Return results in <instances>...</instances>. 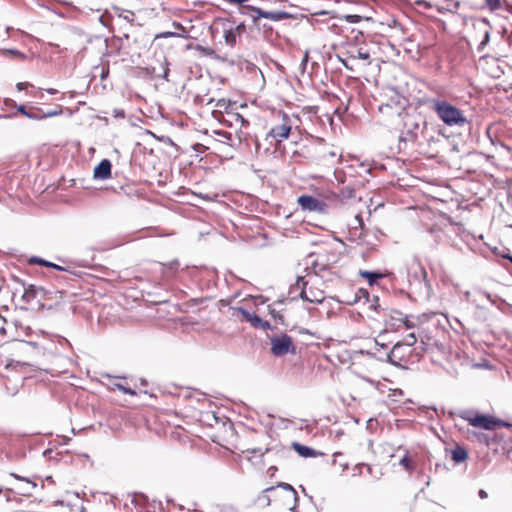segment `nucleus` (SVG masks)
<instances>
[{
	"label": "nucleus",
	"instance_id": "obj_1",
	"mask_svg": "<svg viewBox=\"0 0 512 512\" xmlns=\"http://www.w3.org/2000/svg\"><path fill=\"white\" fill-rule=\"evenodd\" d=\"M431 108L437 114L438 118L447 126L463 127L467 123L463 112L446 100L432 99Z\"/></svg>",
	"mask_w": 512,
	"mask_h": 512
},
{
	"label": "nucleus",
	"instance_id": "obj_2",
	"mask_svg": "<svg viewBox=\"0 0 512 512\" xmlns=\"http://www.w3.org/2000/svg\"><path fill=\"white\" fill-rule=\"evenodd\" d=\"M460 417L466 420L471 426L485 430H494L497 427H504L508 425L500 419H496L489 415L473 413L472 411H464L460 414Z\"/></svg>",
	"mask_w": 512,
	"mask_h": 512
},
{
	"label": "nucleus",
	"instance_id": "obj_3",
	"mask_svg": "<svg viewBox=\"0 0 512 512\" xmlns=\"http://www.w3.org/2000/svg\"><path fill=\"white\" fill-rule=\"evenodd\" d=\"M406 108V99L399 94H394L390 99L379 105V112L386 117H400Z\"/></svg>",
	"mask_w": 512,
	"mask_h": 512
},
{
	"label": "nucleus",
	"instance_id": "obj_4",
	"mask_svg": "<svg viewBox=\"0 0 512 512\" xmlns=\"http://www.w3.org/2000/svg\"><path fill=\"white\" fill-rule=\"evenodd\" d=\"M270 341L271 353L276 357H281L288 353H296V347L292 343V338L287 334L273 336Z\"/></svg>",
	"mask_w": 512,
	"mask_h": 512
},
{
	"label": "nucleus",
	"instance_id": "obj_5",
	"mask_svg": "<svg viewBox=\"0 0 512 512\" xmlns=\"http://www.w3.org/2000/svg\"><path fill=\"white\" fill-rule=\"evenodd\" d=\"M29 332L30 328L19 320L5 322V327H1L0 329V334L6 335L11 340L19 342H24V337L28 336Z\"/></svg>",
	"mask_w": 512,
	"mask_h": 512
},
{
	"label": "nucleus",
	"instance_id": "obj_6",
	"mask_svg": "<svg viewBox=\"0 0 512 512\" xmlns=\"http://www.w3.org/2000/svg\"><path fill=\"white\" fill-rule=\"evenodd\" d=\"M292 133V122L288 115L283 114L282 122L273 126L267 134V137L272 138L276 144H280L284 139H287Z\"/></svg>",
	"mask_w": 512,
	"mask_h": 512
},
{
	"label": "nucleus",
	"instance_id": "obj_7",
	"mask_svg": "<svg viewBox=\"0 0 512 512\" xmlns=\"http://www.w3.org/2000/svg\"><path fill=\"white\" fill-rule=\"evenodd\" d=\"M411 353L412 349L398 342L393 346L387 358L392 365L402 367L408 362Z\"/></svg>",
	"mask_w": 512,
	"mask_h": 512
},
{
	"label": "nucleus",
	"instance_id": "obj_8",
	"mask_svg": "<svg viewBox=\"0 0 512 512\" xmlns=\"http://www.w3.org/2000/svg\"><path fill=\"white\" fill-rule=\"evenodd\" d=\"M297 203L303 211L325 213L327 210V204L311 195H300L297 199Z\"/></svg>",
	"mask_w": 512,
	"mask_h": 512
},
{
	"label": "nucleus",
	"instance_id": "obj_9",
	"mask_svg": "<svg viewBox=\"0 0 512 512\" xmlns=\"http://www.w3.org/2000/svg\"><path fill=\"white\" fill-rule=\"evenodd\" d=\"M216 25L220 26L225 43L228 46L234 47L237 43L238 35L233 28L232 18H220L217 20Z\"/></svg>",
	"mask_w": 512,
	"mask_h": 512
},
{
	"label": "nucleus",
	"instance_id": "obj_10",
	"mask_svg": "<svg viewBox=\"0 0 512 512\" xmlns=\"http://www.w3.org/2000/svg\"><path fill=\"white\" fill-rule=\"evenodd\" d=\"M296 285L300 287L301 291L299 293V296L304 301L310 302V303H322L324 300V295L322 291H312L310 290L309 293L306 291V285L307 281L304 280V277H298L296 281Z\"/></svg>",
	"mask_w": 512,
	"mask_h": 512
},
{
	"label": "nucleus",
	"instance_id": "obj_11",
	"mask_svg": "<svg viewBox=\"0 0 512 512\" xmlns=\"http://www.w3.org/2000/svg\"><path fill=\"white\" fill-rule=\"evenodd\" d=\"M45 294V290L42 287L29 285L24 288V292L22 295V300L26 304H32L34 300H37V303H40L41 298H43Z\"/></svg>",
	"mask_w": 512,
	"mask_h": 512
},
{
	"label": "nucleus",
	"instance_id": "obj_12",
	"mask_svg": "<svg viewBox=\"0 0 512 512\" xmlns=\"http://www.w3.org/2000/svg\"><path fill=\"white\" fill-rule=\"evenodd\" d=\"M10 475L21 482L20 485L14 488L18 493L24 496H30L32 494V491L36 488V483L34 481L22 477L16 473H11Z\"/></svg>",
	"mask_w": 512,
	"mask_h": 512
},
{
	"label": "nucleus",
	"instance_id": "obj_13",
	"mask_svg": "<svg viewBox=\"0 0 512 512\" xmlns=\"http://www.w3.org/2000/svg\"><path fill=\"white\" fill-rule=\"evenodd\" d=\"M232 316H237L241 314L245 321L249 322L254 328H258L262 326L263 319L257 316L256 314L250 313L242 307H234L231 308Z\"/></svg>",
	"mask_w": 512,
	"mask_h": 512
},
{
	"label": "nucleus",
	"instance_id": "obj_14",
	"mask_svg": "<svg viewBox=\"0 0 512 512\" xmlns=\"http://www.w3.org/2000/svg\"><path fill=\"white\" fill-rule=\"evenodd\" d=\"M111 162L108 159H103L94 169V178L105 180L111 176Z\"/></svg>",
	"mask_w": 512,
	"mask_h": 512
},
{
	"label": "nucleus",
	"instance_id": "obj_15",
	"mask_svg": "<svg viewBox=\"0 0 512 512\" xmlns=\"http://www.w3.org/2000/svg\"><path fill=\"white\" fill-rule=\"evenodd\" d=\"M256 17L266 18L272 20L274 22L288 19L290 17L289 13L285 11H264L262 9L257 10Z\"/></svg>",
	"mask_w": 512,
	"mask_h": 512
},
{
	"label": "nucleus",
	"instance_id": "obj_16",
	"mask_svg": "<svg viewBox=\"0 0 512 512\" xmlns=\"http://www.w3.org/2000/svg\"><path fill=\"white\" fill-rule=\"evenodd\" d=\"M487 300L492 304H495V300L492 298L491 294L481 290H475L473 298L471 300V304H473L477 308H483V301Z\"/></svg>",
	"mask_w": 512,
	"mask_h": 512
},
{
	"label": "nucleus",
	"instance_id": "obj_17",
	"mask_svg": "<svg viewBox=\"0 0 512 512\" xmlns=\"http://www.w3.org/2000/svg\"><path fill=\"white\" fill-rule=\"evenodd\" d=\"M359 275L362 278H365L370 286H373L378 282V280L383 279L387 276L385 273L376 272V271H367V270H360Z\"/></svg>",
	"mask_w": 512,
	"mask_h": 512
},
{
	"label": "nucleus",
	"instance_id": "obj_18",
	"mask_svg": "<svg viewBox=\"0 0 512 512\" xmlns=\"http://www.w3.org/2000/svg\"><path fill=\"white\" fill-rule=\"evenodd\" d=\"M292 447L295 449V451H297V453L300 456L305 457V458L315 457L318 454H320L319 452L315 451L314 449H312L308 446L302 445L298 442H293Z\"/></svg>",
	"mask_w": 512,
	"mask_h": 512
},
{
	"label": "nucleus",
	"instance_id": "obj_19",
	"mask_svg": "<svg viewBox=\"0 0 512 512\" xmlns=\"http://www.w3.org/2000/svg\"><path fill=\"white\" fill-rule=\"evenodd\" d=\"M452 460L455 463H461L468 459V451L463 447L457 445L452 451H451Z\"/></svg>",
	"mask_w": 512,
	"mask_h": 512
},
{
	"label": "nucleus",
	"instance_id": "obj_20",
	"mask_svg": "<svg viewBox=\"0 0 512 512\" xmlns=\"http://www.w3.org/2000/svg\"><path fill=\"white\" fill-rule=\"evenodd\" d=\"M260 9L261 8L245 4V5H242V7H240V14L250 17L252 19L253 23L256 24L260 18V17H256L257 10H260Z\"/></svg>",
	"mask_w": 512,
	"mask_h": 512
},
{
	"label": "nucleus",
	"instance_id": "obj_21",
	"mask_svg": "<svg viewBox=\"0 0 512 512\" xmlns=\"http://www.w3.org/2000/svg\"><path fill=\"white\" fill-rule=\"evenodd\" d=\"M418 128H419V124L417 122H412L411 128L408 129L406 135L405 136L401 135L399 137L400 142H407V141L414 142L417 139V133L415 132V130H417Z\"/></svg>",
	"mask_w": 512,
	"mask_h": 512
},
{
	"label": "nucleus",
	"instance_id": "obj_22",
	"mask_svg": "<svg viewBox=\"0 0 512 512\" xmlns=\"http://www.w3.org/2000/svg\"><path fill=\"white\" fill-rule=\"evenodd\" d=\"M274 490H275L274 486L265 488L257 498L258 503L262 504L265 507H268L271 504V499H270L269 495H267V493L272 492Z\"/></svg>",
	"mask_w": 512,
	"mask_h": 512
},
{
	"label": "nucleus",
	"instance_id": "obj_23",
	"mask_svg": "<svg viewBox=\"0 0 512 512\" xmlns=\"http://www.w3.org/2000/svg\"><path fill=\"white\" fill-rule=\"evenodd\" d=\"M1 55L11 59H25V54L17 49H4L1 50Z\"/></svg>",
	"mask_w": 512,
	"mask_h": 512
},
{
	"label": "nucleus",
	"instance_id": "obj_24",
	"mask_svg": "<svg viewBox=\"0 0 512 512\" xmlns=\"http://www.w3.org/2000/svg\"><path fill=\"white\" fill-rule=\"evenodd\" d=\"M274 487H275V489L280 487L283 490L288 491L291 494V497L294 500V502L296 503L298 501V494H297L296 490L294 489V487L292 485H290L288 483H285V482H279Z\"/></svg>",
	"mask_w": 512,
	"mask_h": 512
},
{
	"label": "nucleus",
	"instance_id": "obj_25",
	"mask_svg": "<svg viewBox=\"0 0 512 512\" xmlns=\"http://www.w3.org/2000/svg\"><path fill=\"white\" fill-rule=\"evenodd\" d=\"M173 37L188 39L189 35L180 34V32H174V31H164V32L158 33L155 38H173Z\"/></svg>",
	"mask_w": 512,
	"mask_h": 512
},
{
	"label": "nucleus",
	"instance_id": "obj_26",
	"mask_svg": "<svg viewBox=\"0 0 512 512\" xmlns=\"http://www.w3.org/2000/svg\"><path fill=\"white\" fill-rule=\"evenodd\" d=\"M230 117L233 118V121L235 122L236 126H239L241 128L249 126V121L239 113H232Z\"/></svg>",
	"mask_w": 512,
	"mask_h": 512
},
{
	"label": "nucleus",
	"instance_id": "obj_27",
	"mask_svg": "<svg viewBox=\"0 0 512 512\" xmlns=\"http://www.w3.org/2000/svg\"><path fill=\"white\" fill-rule=\"evenodd\" d=\"M17 111L32 120H41L42 119V116H40L39 113H32L30 111H27L24 105H19L17 107Z\"/></svg>",
	"mask_w": 512,
	"mask_h": 512
},
{
	"label": "nucleus",
	"instance_id": "obj_28",
	"mask_svg": "<svg viewBox=\"0 0 512 512\" xmlns=\"http://www.w3.org/2000/svg\"><path fill=\"white\" fill-rule=\"evenodd\" d=\"M214 134H216L219 137H221V142L227 143V144L233 146V143H231L233 141L231 133H229L227 131H224V130H215Z\"/></svg>",
	"mask_w": 512,
	"mask_h": 512
},
{
	"label": "nucleus",
	"instance_id": "obj_29",
	"mask_svg": "<svg viewBox=\"0 0 512 512\" xmlns=\"http://www.w3.org/2000/svg\"><path fill=\"white\" fill-rule=\"evenodd\" d=\"M352 57L367 61L370 59V54L367 50L363 48H357L353 52Z\"/></svg>",
	"mask_w": 512,
	"mask_h": 512
},
{
	"label": "nucleus",
	"instance_id": "obj_30",
	"mask_svg": "<svg viewBox=\"0 0 512 512\" xmlns=\"http://www.w3.org/2000/svg\"><path fill=\"white\" fill-rule=\"evenodd\" d=\"M399 464L404 467V469L408 472L414 470V465L411 463L408 453H406L401 459Z\"/></svg>",
	"mask_w": 512,
	"mask_h": 512
},
{
	"label": "nucleus",
	"instance_id": "obj_31",
	"mask_svg": "<svg viewBox=\"0 0 512 512\" xmlns=\"http://www.w3.org/2000/svg\"><path fill=\"white\" fill-rule=\"evenodd\" d=\"M396 314L399 316V323H402L406 329H411L415 326V323L408 316L403 315L401 312H396Z\"/></svg>",
	"mask_w": 512,
	"mask_h": 512
},
{
	"label": "nucleus",
	"instance_id": "obj_32",
	"mask_svg": "<svg viewBox=\"0 0 512 512\" xmlns=\"http://www.w3.org/2000/svg\"><path fill=\"white\" fill-rule=\"evenodd\" d=\"M340 195L342 199H351L355 196V189L350 186H346L341 189Z\"/></svg>",
	"mask_w": 512,
	"mask_h": 512
},
{
	"label": "nucleus",
	"instance_id": "obj_33",
	"mask_svg": "<svg viewBox=\"0 0 512 512\" xmlns=\"http://www.w3.org/2000/svg\"><path fill=\"white\" fill-rule=\"evenodd\" d=\"M118 17L127 21L128 23L134 22V12L130 10H121V12L118 14Z\"/></svg>",
	"mask_w": 512,
	"mask_h": 512
},
{
	"label": "nucleus",
	"instance_id": "obj_34",
	"mask_svg": "<svg viewBox=\"0 0 512 512\" xmlns=\"http://www.w3.org/2000/svg\"><path fill=\"white\" fill-rule=\"evenodd\" d=\"M114 389H117V390L123 392L124 394H128V395H131V396L136 395V392L133 389H131L130 387H127V386H125V385H123L121 383H115L114 384Z\"/></svg>",
	"mask_w": 512,
	"mask_h": 512
},
{
	"label": "nucleus",
	"instance_id": "obj_35",
	"mask_svg": "<svg viewBox=\"0 0 512 512\" xmlns=\"http://www.w3.org/2000/svg\"><path fill=\"white\" fill-rule=\"evenodd\" d=\"M417 339H416V336L414 333H410L408 334L405 338H404V342L401 343L402 345H405L407 346L408 348L411 349V347L416 343Z\"/></svg>",
	"mask_w": 512,
	"mask_h": 512
},
{
	"label": "nucleus",
	"instance_id": "obj_36",
	"mask_svg": "<svg viewBox=\"0 0 512 512\" xmlns=\"http://www.w3.org/2000/svg\"><path fill=\"white\" fill-rule=\"evenodd\" d=\"M233 28L238 37H240L243 33L246 31V26L243 22L236 23V21L233 19Z\"/></svg>",
	"mask_w": 512,
	"mask_h": 512
},
{
	"label": "nucleus",
	"instance_id": "obj_37",
	"mask_svg": "<svg viewBox=\"0 0 512 512\" xmlns=\"http://www.w3.org/2000/svg\"><path fill=\"white\" fill-rule=\"evenodd\" d=\"M487 6L491 11H495L501 8V0H485Z\"/></svg>",
	"mask_w": 512,
	"mask_h": 512
},
{
	"label": "nucleus",
	"instance_id": "obj_38",
	"mask_svg": "<svg viewBox=\"0 0 512 512\" xmlns=\"http://www.w3.org/2000/svg\"><path fill=\"white\" fill-rule=\"evenodd\" d=\"M60 114H62V108L60 106H58L57 109L47 111L43 114H40V116H42V119H44V118H48V117L58 116Z\"/></svg>",
	"mask_w": 512,
	"mask_h": 512
},
{
	"label": "nucleus",
	"instance_id": "obj_39",
	"mask_svg": "<svg viewBox=\"0 0 512 512\" xmlns=\"http://www.w3.org/2000/svg\"><path fill=\"white\" fill-rule=\"evenodd\" d=\"M172 26L176 29L175 32H180V34L189 35L186 28L181 23L173 21Z\"/></svg>",
	"mask_w": 512,
	"mask_h": 512
},
{
	"label": "nucleus",
	"instance_id": "obj_40",
	"mask_svg": "<svg viewBox=\"0 0 512 512\" xmlns=\"http://www.w3.org/2000/svg\"><path fill=\"white\" fill-rule=\"evenodd\" d=\"M236 137L238 138L239 143L247 141V133H245L241 127H239L238 131L236 132Z\"/></svg>",
	"mask_w": 512,
	"mask_h": 512
},
{
	"label": "nucleus",
	"instance_id": "obj_41",
	"mask_svg": "<svg viewBox=\"0 0 512 512\" xmlns=\"http://www.w3.org/2000/svg\"><path fill=\"white\" fill-rule=\"evenodd\" d=\"M112 115H113V117L119 118V119H123L126 116L125 111L121 108L113 109Z\"/></svg>",
	"mask_w": 512,
	"mask_h": 512
},
{
	"label": "nucleus",
	"instance_id": "obj_42",
	"mask_svg": "<svg viewBox=\"0 0 512 512\" xmlns=\"http://www.w3.org/2000/svg\"><path fill=\"white\" fill-rule=\"evenodd\" d=\"M46 261L47 260H44L40 257H36V256H33L29 259V263L30 264H38V265H42V266H46Z\"/></svg>",
	"mask_w": 512,
	"mask_h": 512
},
{
	"label": "nucleus",
	"instance_id": "obj_43",
	"mask_svg": "<svg viewBox=\"0 0 512 512\" xmlns=\"http://www.w3.org/2000/svg\"><path fill=\"white\" fill-rule=\"evenodd\" d=\"M361 17L359 15H347L346 20L350 23H357L359 22Z\"/></svg>",
	"mask_w": 512,
	"mask_h": 512
},
{
	"label": "nucleus",
	"instance_id": "obj_44",
	"mask_svg": "<svg viewBox=\"0 0 512 512\" xmlns=\"http://www.w3.org/2000/svg\"><path fill=\"white\" fill-rule=\"evenodd\" d=\"M46 267H50V268H53V269H56V270H59V271L65 270L64 267L59 266V265H57L55 263H52V262H49V261H46Z\"/></svg>",
	"mask_w": 512,
	"mask_h": 512
},
{
	"label": "nucleus",
	"instance_id": "obj_45",
	"mask_svg": "<svg viewBox=\"0 0 512 512\" xmlns=\"http://www.w3.org/2000/svg\"><path fill=\"white\" fill-rule=\"evenodd\" d=\"M379 307L380 306L378 304V297L375 296L374 299H373V302L370 304V308L375 310V311H378Z\"/></svg>",
	"mask_w": 512,
	"mask_h": 512
},
{
	"label": "nucleus",
	"instance_id": "obj_46",
	"mask_svg": "<svg viewBox=\"0 0 512 512\" xmlns=\"http://www.w3.org/2000/svg\"><path fill=\"white\" fill-rule=\"evenodd\" d=\"M473 295H474V291L473 292H471V291H465L464 292L465 300L470 302V303H471V300L473 298Z\"/></svg>",
	"mask_w": 512,
	"mask_h": 512
},
{
	"label": "nucleus",
	"instance_id": "obj_47",
	"mask_svg": "<svg viewBox=\"0 0 512 512\" xmlns=\"http://www.w3.org/2000/svg\"><path fill=\"white\" fill-rule=\"evenodd\" d=\"M24 365L23 363H20V362H15L13 360L9 361L7 364H6V368H10V367H16V366H22Z\"/></svg>",
	"mask_w": 512,
	"mask_h": 512
},
{
	"label": "nucleus",
	"instance_id": "obj_48",
	"mask_svg": "<svg viewBox=\"0 0 512 512\" xmlns=\"http://www.w3.org/2000/svg\"><path fill=\"white\" fill-rule=\"evenodd\" d=\"M178 267H179V262L177 260L169 263V269H171V270H177Z\"/></svg>",
	"mask_w": 512,
	"mask_h": 512
},
{
	"label": "nucleus",
	"instance_id": "obj_49",
	"mask_svg": "<svg viewBox=\"0 0 512 512\" xmlns=\"http://www.w3.org/2000/svg\"><path fill=\"white\" fill-rule=\"evenodd\" d=\"M222 123L227 125V126H229V127L235 125V122L233 121V118H231L230 120H227V119L223 118L222 119Z\"/></svg>",
	"mask_w": 512,
	"mask_h": 512
},
{
	"label": "nucleus",
	"instance_id": "obj_50",
	"mask_svg": "<svg viewBox=\"0 0 512 512\" xmlns=\"http://www.w3.org/2000/svg\"><path fill=\"white\" fill-rule=\"evenodd\" d=\"M271 328V324L268 321L263 320L262 326L259 327V329L268 330Z\"/></svg>",
	"mask_w": 512,
	"mask_h": 512
},
{
	"label": "nucleus",
	"instance_id": "obj_51",
	"mask_svg": "<svg viewBox=\"0 0 512 512\" xmlns=\"http://www.w3.org/2000/svg\"><path fill=\"white\" fill-rule=\"evenodd\" d=\"M307 62H308V53L306 52L301 61V66H302L303 70L305 69Z\"/></svg>",
	"mask_w": 512,
	"mask_h": 512
},
{
	"label": "nucleus",
	"instance_id": "obj_52",
	"mask_svg": "<svg viewBox=\"0 0 512 512\" xmlns=\"http://www.w3.org/2000/svg\"><path fill=\"white\" fill-rule=\"evenodd\" d=\"M230 3H233V4H239L241 7L242 5H245V3L248 1V0H228Z\"/></svg>",
	"mask_w": 512,
	"mask_h": 512
},
{
	"label": "nucleus",
	"instance_id": "obj_53",
	"mask_svg": "<svg viewBox=\"0 0 512 512\" xmlns=\"http://www.w3.org/2000/svg\"><path fill=\"white\" fill-rule=\"evenodd\" d=\"M478 495L481 499H486L488 497V494L485 490L483 489H480L479 492H478Z\"/></svg>",
	"mask_w": 512,
	"mask_h": 512
},
{
	"label": "nucleus",
	"instance_id": "obj_54",
	"mask_svg": "<svg viewBox=\"0 0 512 512\" xmlns=\"http://www.w3.org/2000/svg\"><path fill=\"white\" fill-rule=\"evenodd\" d=\"M28 85H29L28 83H18L17 88H18V90H23Z\"/></svg>",
	"mask_w": 512,
	"mask_h": 512
},
{
	"label": "nucleus",
	"instance_id": "obj_55",
	"mask_svg": "<svg viewBox=\"0 0 512 512\" xmlns=\"http://www.w3.org/2000/svg\"><path fill=\"white\" fill-rule=\"evenodd\" d=\"M276 470H277V468L275 466H271L268 469V472L270 473L271 476H273Z\"/></svg>",
	"mask_w": 512,
	"mask_h": 512
},
{
	"label": "nucleus",
	"instance_id": "obj_56",
	"mask_svg": "<svg viewBox=\"0 0 512 512\" xmlns=\"http://www.w3.org/2000/svg\"><path fill=\"white\" fill-rule=\"evenodd\" d=\"M397 311H394V315L391 316L392 321L399 322V316L396 314Z\"/></svg>",
	"mask_w": 512,
	"mask_h": 512
},
{
	"label": "nucleus",
	"instance_id": "obj_57",
	"mask_svg": "<svg viewBox=\"0 0 512 512\" xmlns=\"http://www.w3.org/2000/svg\"><path fill=\"white\" fill-rule=\"evenodd\" d=\"M489 41V32H486L484 40L482 41V44H486Z\"/></svg>",
	"mask_w": 512,
	"mask_h": 512
},
{
	"label": "nucleus",
	"instance_id": "obj_58",
	"mask_svg": "<svg viewBox=\"0 0 512 512\" xmlns=\"http://www.w3.org/2000/svg\"><path fill=\"white\" fill-rule=\"evenodd\" d=\"M168 73H169V69H168V68H166V69L164 70V73H163V78H164V79H166V80H168Z\"/></svg>",
	"mask_w": 512,
	"mask_h": 512
},
{
	"label": "nucleus",
	"instance_id": "obj_59",
	"mask_svg": "<svg viewBox=\"0 0 512 512\" xmlns=\"http://www.w3.org/2000/svg\"><path fill=\"white\" fill-rule=\"evenodd\" d=\"M341 455H342L341 453H335V454H334V460H333V461H334V463L337 461V457H338V456H341Z\"/></svg>",
	"mask_w": 512,
	"mask_h": 512
},
{
	"label": "nucleus",
	"instance_id": "obj_60",
	"mask_svg": "<svg viewBox=\"0 0 512 512\" xmlns=\"http://www.w3.org/2000/svg\"><path fill=\"white\" fill-rule=\"evenodd\" d=\"M504 257L512 263V255H505Z\"/></svg>",
	"mask_w": 512,
	"mask_h": 512
},
{
	"label": "nucleus",
	"instance_id": "obj_61",
	"mask_svg": "<svg viewBox=\"0 0 512 512\" xmlns=\"http://www.w3.org/2000/svg\"><path fill=\"white\" fill-rule=\"evenodd\" d=\"M328 155H329L330 157H335V156H336V153H335L334 151H330V152L328 153Z\"/></svg>",
	"mask_w": 512,
	"mask_h": 512
},
{
	"label": "nucleus",
	"instance_id": "obj_62",
	"mask_svg": "<svg viewBox=\"0 0 512 512\" xmlns=\"http://www.w3.org/2000/svg\"><path fill=\"white\" fill-rule=\"evenodd\" d=\"M56 92H57V91H56L55 89H49V90H48V93H49V94H55Z\"/></svg>",
	"mask_w": 512,
	"mask_h": 512
},
{
	"label": "nucleus",
	"instance_id": "obj_63",
	"mask_svg": "<svg viewBox=\"0 0 512 512\" xmlns=\"http://www.w3.org/2000/svg\"><path fill=\"white\" fill-rule=\"evenodd\" d=\"M361 293H363L365 296H369L368 292L366 290H360Z\"/></svg>",
	"mask_w": 512,
	"mask_h": 512
},
{
	"label": "nucleus",
	"instance_id": "obj_64",
	"mask_svg": "<svg viewBox=\"0 0 512 512\" xmlns=\"http://www.w3.org/2000/svg\"><path fill=\"white\" fill-rule=\"evenodd\" d=\"M10 115H0V118H9Z\"/></svg>",
	"mask_w": 512,
	"mask_h": 512
}]
</instances>
